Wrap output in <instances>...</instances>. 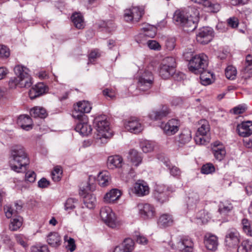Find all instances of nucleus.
I'll list each match as a JSON object with an SVG mask.
<instances>
[{"mask_svg": "<svg viewBox=\"0 0 252 252\" xmlns=\"http://www.w3.org/2000/svg\"><path fill=\"white\" fill-rule=\"evenodd\" d=\"M29 163V158L24 147L16 145L11 148L9 166L12 170L18 173L21 172L23 169H27Z\"/></svg>", "mask_w": 252, "mask_h": 252, "instance_id": "obj_1", "label": "nucleus"}, {"mask_svg": "<svg viewBox=\"0 0 252 252\" xmlns=\"http://www.w3.org/2000/svg\"><path fill=\"white\" fill-rule=\"evenodd\" d=\"M189 17L184 11L176 10L173 16V21L176 25L187 28V31H193L197 27V23L199 19V12L197 9L190 7L188 9Z\"/></svg>", "mask_w": 252, "mask_h": 252, "instance_id": "obj_2", "label": "nucleus"}, {"mask_svg": "<svg viewBox=\"0 0 252 252\" xmlns=\"http://www.w3.org/2000/svg\"><path fill=\"white\" fill-rule=\"evenodd\" d=\"M14 72L17 77L12 78L9 81L10 88L16 87L29 88L32 84V78L29 74V69L21 65H16L14 67Z\"/></svg>", "mask_w": 252, "mask_h": 252, "instance_id": "obj_3", "label": "nucleus"}, {"mask_svg": "<svg viewBox=\"0 0 252 252\" xmlns=\"http://www.w3.org/2000/svg\"><path fill=\"white\" fill-rule=\"evenodd\" d=\"M188 54V53L185 54L184 58L189 61L188 66L189 71L194 74L203 73L208 66L207 56L204 54H200L196 55L189 60Z\"/></svg>", "mask_w": 252, "mask_h": 252, "instance_id": "obj_4", "label": "nucleus"}, {"mask_svg": "<svg viewBox=\"0 0 252 252\" xmlns=\"http://www.w3.org/2000/svg\"><path fill=\"white\" fill-rule=\"evenodd\" d=\"M95 123L98 132L97 140L101 143H106L107 139L112 136V130L109 127V123L106 120L105 116H98L95 118Z\"/></svg>", "mask_w": 252, "mask_h": 252, "instance_id": "obj_5", "label": "nucleus"}, {"mask_svg": "<svg viewBox=\"0 0 252 252\" xmlns=\"http://www.w3.org/2000/svg\"><path fill=\"white\" fill-rule=\"evenodd\" d=\"M100 216L102 220L109 227L114 228L119 226V223L116 215L109 207L102 208L100 211Z\"/></svg>", "mask_w": 252, "mask_h": 252, "instance_id": "obj_6", "label": "nucleus"}, {"mask_svg": "<svg viewBox=\"0 0 252 252\" xmlns=\"http://www.w3.org/2000/svg\"><path fill=\"white\" fill-rule=\"evenodd\" d=\"M174 188L165 185L157 186L153 192L154 198L158 202L162 204L168 200L170 193L174 191Z\"/></svg>", "mask_w": 252, "mask_h": 252, "instance_id": "obj_7", "label": "nucleus"}, {"mask_svg": "<svg viewBox=\"0 0 252 252\" xmlns=\"http://www.w3.org/2000/svg\"><path fill=\"white\" fill-rule=\"evenodd\" d=\"M144 14L143 7L133 6L124 11V18L127 22H138Z\"/></svg>", "mask_w": 252, "mask_h": 252, "instance_id": "obj_8", "label": "nucleus"}, {"mask_svg": "<svg viewBox=\"0 0 252 252\" xmlns=\"http://www.w3.org/2000/svg\"><path fill=\"white\" fill-rule=\"evenodd\" d=\"M240 234L239 232L234 228L229 229L225 234L224 243L229 248L237 246L240 242Z\"/></svg>", "mask_w": 252, "mask_h": 252, "instance_id": "obj_9", "label": "nucleus"}, {"mask_svg": "<svg viewBox=\"0 0 252 252\" xmlns=\"http://www.w3.org/2000/svg\"><path fill=\"white\" fill-rule=\"evenodd\" d=\"M139 214L141 217L145 220L154 218L156 211L155 207L149 203H139L137 205Z\"/></svg>", "mask_w": 252, "mask_h": 252, "instance_id": "obj_10", "label": "nucleus"}, {"mask_svg": "<svg viewBox=\"0 0 252 252\" xmlns=\"http://www.w3.org/2000/svg\"><path fill=\"white\" fill-rule=\"evenodd\" d=\"M92 109L91 103L86 100L80 101L74 105V112L73 116L78 119H80L84 113H89Z\"/></svg>", "mask_w": 252, "mask_h": 252, "instance_id": "obj_11", "label": "nucleus"}, {"mask_svg": "<svg viewBox=\"0 0 252 252\" xmlns=\"http://www.w3.org/2000/svg\"><path fill=\"white\" fill-rule=\"evenodd\" d=\"M213 30L210 27L200 29L196 34L197 41L202 44H208L213 39Z\"/></svg>", "mask_w": 252, "mask_h": 252, "instance_id": "obj_12", "label": "nucleus"}, {"mask_svg": "<svg viewBox=\"0 0 252 252\" xmlns=\"http://www.w3.org/2000/svg\"><path fill=\"white\" fill-rule=\"evenodd\" d=\"M180 126V124L178 120L172 119L165 124L162 123L160 127L166 135H172L179 130Z\"/></svg>", "mask_w": 252, "mask_h": 252, "instance_id": "obj_13", "label": "nucleus"}, {"mask_svg": "<svg viewBox=\"0 0 252 252\" xmlns=\"http://www.w3.org/2000/svg\"><path fill=\"white\" fill-rule=\"evenodd\" d=\"M124 125L125 128L132 133H139L143 129L141 124L135 117H131L126 120Z\"/></svg>", "mask_w": 252, "mask_h": 252, "instance_id": "obj_14", "label": "nucleus"}, {"mask_svg": "<svg viewBox=\"0 0 252 252\" xmlns=\"http://www.w3.org/2000/svg\"><path fill=\"white\" fill-rule=\"evenodd\" d=\"M212 151L215 158L222 160L226 155V150L224 145L219 141H216L212 144Z\"/></svg>", "mask_w": 252, "mask_h": 252, "instance_id": "obj_15", "label": "nucleus"}, {"mask_svg": "<svg viewBox=\"0 0 252 252\" xmlns=\"http://www.w3.org/2000/svg\"><path fill=\"white\" fill-rule=\"evenodd\" d=\"M178 247L182 252H192L193 242L189 236H183L178 243Z\"/></svg>", "mask_w": 252, "mask_h": 252, "instance_id": "obj_16", "label": "nucleus"}, {"mask_svg": "<svg viewBox=\"0 0 252 252\" xmlns=\"http://www.w3.org/2000/svg\"><path fill=\"white\" fill-rule=\"evenodd\" d=\"M48 91V88L43 83H38L33 87L29 91V96L31 99H33Z\"/></svg>", "mask_w": 252, "mask_h": 252, "instance_id": "obj_17", "label": "nucleus"}, {"mask_svg": "<svg viewBox=\"0 0 252 252\" xmlns=\"http://www.w3.org/2000/svg\"><path fill=\"white\" fill-rule=\"evenodd\" d=\"M204 243L208 250L215 251L218 248V239L215 235L207 233L204 236Z\"/></svg>", "mask_w": 252, "mask_h": 252, "instance_id": "obj_18", "label": "nucleus"}, {"mask_svg": "<svg viewBox=\"0 0 252 252\" xmlns=\"http://www.w3.org/2000/svg\"><path fill=\"white\" fill-rule=\"evenodd\" d=\"M237 131L238 134L241 136H249L252 134V122L247 121L238 125Z\"/></svg>", "mask_w": 252, "mask_h": 252, "instance_id": "obj_19", "label": "nucleus"}, {"mask_svg": "<svg viewBox=\"0 0 252 252\" xmlns=\"http://www.w3.org/2000/svg\"><path fill=\"white\" fill-rule=\"evenodd\" d=\"M123 159L119 155L109 156L107 161V166L109 169H114L122 166Z\"/></svg>", "mask_w": 252, "mask_h": 252, "instance_id": "obj_20", "label": "nucleus"}, {"mask_svg": "<svg viewBox=\"0 0 252 252\" xmlns=\"http://www.w3.org/2000/svg\"><path fill=\"white\" fill-rule=\"evenodd\" d=\"M17 124L23 129L28 131L32 128V121L27 115H21L17 119Z\"/></svg>", "mask_w": 252, "mask_h": 252, "instance_id": "obj_21", "label": "nucleus"}, {"mask_svg": "<svg viewBox=\"0 0 252 252\" xmlns=\"http://www.w3.org/2000/svg\"><path fill=\"white\" fill-rule=\"evenodd\" d=\"M170 113V110L167 106H162L160 110L152 111L149 114V117L152 120L162 119Z\"/></svg>", "mask_w": 252, "mask_h": 252, "instance_id": "obj_22", "label": "nucleus"}, {"mask_svg": "<svg viewBox=\"0 0 252 252\" xmlns=\"http://www.w3.org/2000/svg\"><path fill=\"white\" fill-rule=\"evenodd\" d=\"M121 195V191L119 189H112L105 194L103 200L107 203H114L120 198Z\"/></svg>", "mask_w": 252, "mask_h": 252, "instance_id": "obj_23", "label": "nucleus"}, {"mask_svg": "<svg viewBox=\"0 0 252 252\" xmlns=\"http://www.w3.org/2000/svg\"><path fill=\"white\" fill-rule=\"evenodd\" d=\"M47 242L52 247H58L62 243L61 237L57 232H50L47 237Z\"/></svg>", "mask_w": 252, "mask_h": 252, "instance_id": "obj_24", "label": "nucleus"}, {"mask_svg": "<svg viewBox=\"0 0 252 252\" xmlns=\"http://www.w3.org/2000/svg\"><path fill=\"white\" fill-rule=\"evenodd\" d=\"M134 193L139 196L148 194L149 192V188L147 184L144 182H137L134 187Z\"/></svg>", "mask_w": 252, "mask_h": 252, "instance_id": "obj_25", "label": "nucleus"}, {"mask_svg": "<svg viewBox=\"0 0 252 252\" xmlns=\"http://www.w3.org/2000/svg\"><path fill=\"white\" fill-rule=\"evenodd\" d=\"M75 130L83 136H87L91 133L92 128L87 123L80 122L76 125Z\"/></svg>", "mask_w": 252, "mask_h": 252, "instance_id": "obj_26", "label": "nucleus"}, {"mask_svg": "<svg viewBox=\"0 0 252 252\" xmlns=\"http://www.w3.org/2000/svg\"><path fill=\"white\" fill-rule=\"evenodd\" d=\"M128 158L132 164L135 166H138L142 161L141 154L134 149L130 150Z\"/></svg>", "mask_w": 252, "mask_h": 252, "instance_id": "obj_27", "label": "nucleus"}, {"mask_svg": "<svg viewBox=\"0 0 252 252\" xmlns=\"http://www.w3.org/2000/svg\"><path fill=\"white\" fill-rule=\"evenodd\" d=\"M191 132L189 128L183 129L178 135V142L182 145L189 143L191 139Z\"/></svg>", "mask_w": 252, "mask_h": 252, "instance_id": "obj_28", "label": "nucleus"}, {"mask_svg": "<svg viewBox=\"0 0 252 252\" xmlns=\"http://www.w3.org/2000/svg\"><path fill=\"white\" fill-rule=\"evenodd\" d=\"M233 209L232 204L228 200L221 201L219 205V212L222 215H227Z\"/></svg>", "mask_w": 252, "mask_h": 252, "instance_id": "obj_29", "label": "nucleus"}, {"mask_svg": "<svg viewBox=\"0 0 252 252\" xmlns=\"http://www.w3.org/2000/svg\"><path fill=\"white\" fill-rule=\"evenodd\" d=\"M173 222L172 217L168 214L161 215L158 221V225L160 227H165L172 225Z\"/></svg>", "mask_w": 252, "mask_h": 252, "instance_id": "obj_30", "label": "nucleus"}, {"mask_svg": "<svg viewBox=\"0 0 252 252\" xmlns=\"http://www.w3.org/2000/svg\"><path fill=\"white\" fill-rule=\"evenodd\" d=\"M71 19L76 28L82 29L84 28L85 23L84 19L81 13H73L71 17Z\"/></svg>", "mask_w": 252, "mask_h": 252, "instance_id": "obj_31", "label": "nucleus"}, {"mask_svg": "<svg viewBox=\"0 0 252 252\" xmlns=\"http://www.w3.org/2000/svg\"><path fill=\"white\" fill-rule=\"evenodd\" d=\"M83 201L87 208L93 209L95 206L96 199L94 194L87 193H85L83 197Z\"/></svg>", "mask_w": 252, "mask_h": 252, "instance_id": "obj_32", "label": "nucleus"}, {"mask_svg": "<svg viewBox=\"0 0 252 252\" xmlns=\"http://www.w3.org/2000/svg\"><path fill=\"white\" fill-rule=\"evenodd\" d=\"M30 115L34 118H45L47 117V113L44 108L36 106L31 109Z\"/></svg>", "mask_w": 252, "mask_h": 252, "instance_id": "obj_33", "label": "nucleus"}, {"mask_svg": "<svg viewBox=\"0 0 252 252\" xmlns=\"http://www.w3.org/2000/svg\"><path fill=\"white\" fill-rule=\"evenodd\" d=\"M98 182L101 187L107 186L110 181L109 173L106 171L100 172L98 175Z\"/></svg>", "mask_w": 252, "mask_h": 252, "instance_id": "obj_34", "label": "nucleus"}, {"mask_svg": "<svg viewBox=\"0 0 252 252\" xmlns=\"http://www.w3.org/2000/svg\"><path fill=\"white\" fill-rule=\"evenodd\" d=\"M199 200V195L197 192L191 191L189 193L188 199L187 201L188 207H195Z\"/></svg>", "mask_w": 252, "mask_h": 252, "instance_id": "obj_35", "label": "nucleus"}, {"mask_svg": "<svg viewBox=\"0 0 252 252\" xmlns=\"http://www.w3.org/2000/svg\"><path fill=\"white\" fill-rule=\"evenodd\" d=\"M176 71V69L171 71L170 67H165L162 64H160L159 73L160 76L163 79H167L172 76Z\"/></svg>", "mask_w": 252, "mask_h": 252, "instance_id": "obj_36", "label": "nucleus"}, {"mask_svg": "<svg viewBox=\"0 0 252 252\" xmlns=\"http://www.w3.org/2000/svg\"><path fill=\"white\" fill-rule=\"evenodd\" d=\"M200 126L198 128L196 133L197 134L206 135L210 130L209 123L205 120H201L199 122Z\"/></svg>", "mask_w": 252, "mask_h": 252, "instance_id": "obj_37", "label": "nucleus"}, {"mask_svg": "<svg viewBox=\"0 0 252 252\" xmlns=\"http://www.w3.org/2000/svg\"><path fill=\"white\" fill-rule=\"evenodd\" d=\"M23 219L19 216L13 218L11 220L9 224V228L12 231H16L18 230L22 224Z\"/></svg>", "mask_w": 252, "mask_h": 252, "instance_id": "obj_38", "label": "nucleus"}, {"mask_svg": "<svg viewBox=\"0 0 252 252\" xmlns=\"http://www.w3.org/2000/svg\"><path fill=\"white\" fill-rule=\"evenodd\" d=\"M203 5L208 9L209 11L213 13L218 12L221 8V6L219 3L210 1L208 0L205 1Z\"/></svg>", "mask_w": 252, "mask_h": 252, "instance_id": "obj_39", "label": "nucleus"}, {"mask_svg": "<svg viewBox=\"0 0 252 252\" xmlns=\"http://www.w3.org/2000/svg\"><path fill=\"white\" fill-rule=\"evenodd\" d=\"M160 64L165 67H170L171 71L173 70V69H176V60L175 59L172 57H167L164 58Z\"/></svg>", "mask_w": 252, "mask_h": 252, "instance_id": "obj_40", "label": "nucleus"}, {"mask_svg": "<svg viewBox=\"0 0 252 252\" xmlns=\"http://www.w3.org/2000/svg\"><path fill=\"white\" fill-rule=\"evenodd\" d=\"M243 71L248 76L252 74V55L249 54L246 57V61Z\"/></svg>", "mask_w": 252, "mask_h": 252, "instance_id": "obj_41", "label": "nucleus"}, {"mask_svg": "<svg viewBox=\"0 0 252 252\" xmlns=\"http://www.w3.org/2000/svg\"><path fill=\"white\" fill-rule=\"evenodd\" d=\"M252 248V242L249 240L243 241L237 249L238 252H249Z\"/></svg>", "mask_w": 252, "mask_h": 252, "instance_id": "obj_42", "label": "nucleus"}, {"mask_svg": "<svg viewBox=\"0 0 252 252\" xmlns=\"http://www.w3.org/2000/svg\"><path fill=\"white\" fill-rule=\"evenodd\" d=\"M120 245L123 246V248L127 252H131L134 248V242L132 239L127 238H126Z\"/></svg>", "mask_w": 252, "mask_h": 252, "instance_id": "obj_43", "label": "nucleus"}, {"mask_svg": "<svg viewBox=\"0 0 252 252\" xmlns=\"http://www.w3.org/2000/svg\"><path fill=\"white\" fill-rule=\"evenodd\" d=\"M64 240L66 243L65 248L70 252H73L76 249V246L75 245V242L74 239L68 237L67 235L64 236Z\"/></svg>", "mask_w": 252, "mask_h": 252, "instance_id": "obj_44", "label": "nucleus"}, {"mask_svg": "<svg viewBox=\"0 0 252 252\" xmlns=\"http://www.w3.org/2000/svg\"><path fill=\"white\" fill-rule=\"evenodd\" d=\"M77 202V200L73 198H68L64 204V210L69 213L71 212L75 208Z\"/></svg>", "mask_w": 252, "mask_h": 252, "instance_id": "obj_45", "label": "nucleus"}, {"mask_svg": "<svg viewBox=\"0 0 252 252\" xmlns=\"http://www.w3.org/2000/svg\"><path fill=\"white\" fill-rule=\"evenodd\" d=\"M63 171L60 166H57L54 167L52 172V178L54 182H59L61 180L62 177Z\"/></svg>", "mask_w": 252, "mask_h": 252, "instance_id": "obj_46", "label": "nucleus"}, {"mask_svg": "<svg viewBox=\"0 0 252 252\" xmlns=\"http://www.w3.org/2000/svg\"><path fill=\"white\" fill-rule=\"evenodd\" d=\"M225 74L228 79L233 80L237 75L236 68L233 65H228L225 69Z\"/></svg>", "mask_w": 252, "mask_h": 252, "instance_id": "obj_47", "label": "nucleus"}, {"mask_svg": "<svg viewBox=\"0 0 252 252\" xmlns=\"http://www.w3.org/2000/svg\"><path fill=\"white\" fill-rule=\"evenodd\" d=\"M140 147L144 153L151 152L154 149V144L149 141H143L140 143Z\"/></svg>", "mask_w": 252, "mask_h": 252, "instance_id": "obj_48", "label": "nucleus"}, {"mask_svg": "<svg viewBox=\"0 0 252 252\" xmlns=\"http://www.w3.org/2000/svg\"><path fill=\"white\" fill-rule=\"evenodd\" d=\"M242 224L243 226V230L246 235L252 237V227H251L248 220L243 219L242 220Z\"/></svg>", "mask_w": 252, "mask_h": 252, "instance_id": "obj_49", "label": "nucleus"}, {"mask_svg": "<svg viewBox=\"0 0 252 252\" xmlns=\"http://www.w3.org/2000/svg\"><path fill=\"white\" fill-rule=\"evenodd\" d=\"M215 171V168L211 163H207L204 164L201 169V172L204 174H209Z\"/></svg>", "mask_w": 252, "mask_h": 252, "instance_id": "obj_50", "label": "nucleus"}, {"mask_svg": "<svg viewBox=\"0 0 252 252\" xmlns=\"http://www.w3.org/2000/svg\"><path fill=\"white\" fill-rule=\"evenodd\" d=\"M4 211L5 216L7 218H11L12 217L14 218L17 216V213L15 211L14 207L11 206L6 205L4 206Z\"/></svg>", "mask_w": 252, "mask_h": 252, "instance_id": "obj_51", "label": "nucleus"}, {"mask_svg": "<svg viewBox=\"0 0 252 252\" xmlns=\"http://www.w3.org/2000/svg\"><path fill=\"white\" fill-rule=\"evenodd\" d=\"M194 140L198 145H204L208 142V139L206 137V135L197 134V133H196Z\"/></svg>", "mask_w": 252, "mask_h": 252, "instance_id": "obj_52", "label": "nucleus"}, {"mask_svg": "<svg viewBox=\"0 0 252 252\" xmlns=\"http://www.w3.org/2000/svg\"><path fill=\"white\" fill-rule=\"evenodd\" d=\"M153 84V82H138V86L139 90L142 91H146L151 88Z\"/></svg>", "mask_w": 252, "mask_h": 252, "instance_id": "obj_53", "label": "nucleus"}, {"mask_svg": "<svg viewBox=\"0 0 252 252\" xmlns=\"http://www.w3.org/2000/svg\"><path fill=\"white\" fill-rule=\"evenodd\" d=\"M166 166L168 167L170 173L172 176L176 177H179L180 176L181 171L178 167L175 166H171L167 164H166Z\"/></svg>", "mask_w": 252, "mask_h": 252, "instance_id": "obj_54", "label": "nucleus"}, {"mask_svg": "<svg viewBox=\"0 0 252 252\" xmlns=\"http://www.w3.org/2000/svg\"><path fill=\"white\" fill-rule=\"evenodd\" d=\"M15 239L18 243L20 244L24 248H27L28 247V240L27 239L22 235H15Z\"/></svg>", "mask_w": 252, "mask_h": 252, "instance_id": "obj_55", "label": "nucleus"}, {"mask_svg": "<svg viewBox=\"0 0 252 252\" xmlns=\"http://www.w3.org/2000/svg\"><path fill=\"white\" fill-rule=\"evenodd\" d=\"M31 252H49V250L46 245H37L31 247Z\"/></svg>", "mask_w": 252, "mask_h": 252, "instance_id": "obj_56", "label": "nucleus"}, {"mask_svg": "<svg viewBox=\"0 0 252 252\" xmlns=\"http://www.w3.org/2000/svg\"><path fill=\"white\" fill-rule=\"evenodd\" d=\"M36 179V174L34 171H28L25 174V180L30 183H33Z\"/></svg>", "mask_w": 252, "mask_h": 252, "instance_id": "obj_57", "label": "nucleus"}, {"mask_svg": "<svg viewBox=\"0 0 252 252\" xmlns=\"http://www.w3.org/2000/svg\"><path fill=\"white\" fill-rule=\"evenodd\" d=\"M9 55V49L5 45H0V57L7 58Z\"/></svg>", "mask_w": 252, "mask_h": 252, "instance_id": "obj_58", "label": "nucleus"}, {"mask_svg": "<svg viewBox=\"0 0 252 252\" xmlns=\"http://www.w3.org/2000/svg\"><path fill=\"white\" fill-rule=\"evenodd\" d=\"M151 29L149 28H144L145 31L144 35L149 37L153 38L156 34V29L154 27H150Z\"/></svg>", "mask_w": 252, "mask_h": 252, "instance_id": "obj_59", "label": "nucleus"}, {"mask_svg": "<svg viewBox=\"0 0 252 252\" xmlns=\"http://www.w3.org/2000/svg\"><path fill=\"white\" fill-rule=\"evenodd\" d=\"M246 107L244 105H239L235 107L231 112L235 115H239L243 113L246 111Z\"/></svg>", "mask_w": 252, "mask_h": 252, "instance_id": "obj_60", "label": "nucleus"}, {"mask_svg": "<svg viewBox=\"0 0 252 252\" xmlns=\"http://www.w3.org/2000/svg\"><path fill=\"white\" fill-rule=\"evenodd\" d=\"M166 49L169 51L173 50L175 46V39L173 38L168 39L165 42Z\"/></svg>", "mask_w": 252, "mask_h": 252, "instance_id": "obj_61", "label": "nucleus"}, {"mask_svg": "<svg viewBox=\"0 0 252 252\" xmlns=\"http://www.w3.org/2000/svg\"><path fill=\"white\" fill-rule=\"evenodd\" d=\"M103 94L106 97L110 99H113L116 95L115 92L112 89H105L103 91Z\"/></svg>", "mask_w": 252, "mask_h": 252, "instance_id": "obj_62", "label": "nucleus"}, {"mask_svg": "<svg viewBox=\"0 0 252 252\" xmlns=\"http://www.w3.org/2000/svg\"><path fill=\"white\" fill-rule=\"evenodd\" d=\"M228 25L232 28H237L239 24L238 19L235 17H230L227 20Z\"/></svg>", "mask_w": 252, "mask_h": 252, "instance_id": "obj_63", "label": "nucleus"}, {"mask_svg": "<svg viewBox=\"0 0 252 252\" xmlns=\"http://www.w3.org/2000/svg\"><path fill=\"white\" fill-rule=\"evenodd\" d=\"M147 45L151 49L159 50L160 48L159 44L155 40H149L147 42Z\"/></svg>", "mask_w": 252, "mask_h": 252, "instance_id": "obj_64", "label": "nucleus"}]
</instances>
